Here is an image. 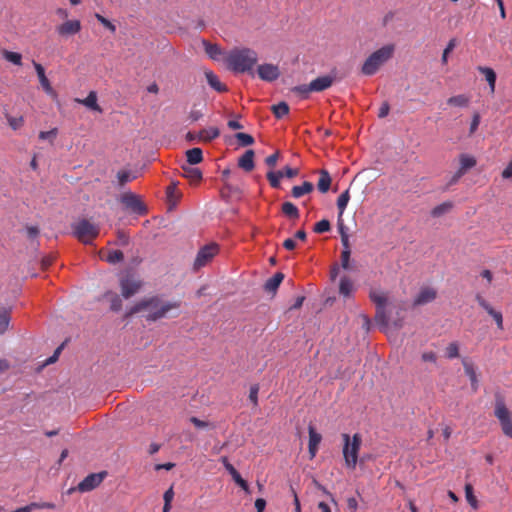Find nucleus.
<instances>
[{
	"label": "nucleus",
	"instance_id": "1",
	"mask_svg": "<svg viewBox=\"0 0 512 512\" xmlns=\"http://www.w3.org/2000/svg\"><path fill=\"white\" fill-rule=\"evenodd\" d=\"M180 307V302L177 301H164L159 296H152L143 298L133 305L126 313V317L146 311L145 318L147 321L155 322L159 319L165 318L169 315L170 311L177 310Z\"/></svg>",
	"mask_w": 512,
	"mask_h": 512
},
{
	"label": "nucleus",
	"instance_id": "2",
	"mask_svg": "<svg viewBox=\"0 0 512 512\" xmlns=\"http://www.w3.org/2000/svg\"><path fill=\"white\" fill-rule=\"evenodd\" d=\"M258 61V54L250 48H235L225 57V62L231 71L235 73H253V68Z\"/></svg>",
	"mask_w": 512,
	"mask_h": 512
},
{
	"label": "nucleus",
	"instance_id": "3",
	"mask_svg": "<svg viewBox=\"0 0 512 512\" xmlns=\"http://www.w3.org/2000/svg\"><path fill=\"white\" fill-rule=\"evenodd\" d=\"M395 52L394 44H387L374 51L364 61L361 72L366 76L374 75L381 66H383L388 60L393 57Z\"/></svg>",
	"mask_w": 512,
	"mask_h": 512
},
{
	"label": "nucleus",
	"instance_id": "4",
	"mask_svg": "<svg viewBox=\"0 0 512 512\" xmlns=\"http://www.w3.org/2000/svg\"><path fill=\"white\" fill-rule=\"evenodd\" d=\"M343 440L342 454L344 458V465L349 470H354L358 463L359 451L362 445V436L355 433L352 437L343 433L341 435Z\"/></svg>",
	"mask_w": 512,
	"mask_h": 512
},
{
	"label": "nucleus",
	"instance_id": "5",
	"mask_svg": "<svg viewBox=\"0 0 512 512\" xmlns=\"http://www.w3.org/2000/svg\"><path fill=\"white\" fill-rule=\"evenodd\" d=\"M72 231L79 241L84 244H90L99 235L100 228L87 219H81L72 224Z\"/></svg>",
	"mask_w": 512,
	"mask_h": 512
},
{
	"label": "nucleus",
	"instance_id": "6",
	"mask_svg": "<svg viewBox=\"0 0 512 512\" xmlns=\"http://www.w3.org/2000/svg\"><path fill=\"white\" fill-rule=\"evenodd\" d=\"M370 299L376 305L375 321L383 331H386L390 324L389 316L386 312L388 299L382 292L371 291Z\"/></svg>",
	"mask_w": 512,
	"mask_h": 512
},
{
	"label": "nucleus",
	"instance_id": "7",
	"mask_svg": "<svg viewBox=\"0 0 512 512\" xmlns=\"http://www.w3.org/2000/svg\"><path fill=\"white\" fill-rule=\"evenodd\" d=\"M121 294L128 299L137 294L143 286L142 280L134 274H126L119 281Z\"/></svg>",
	"mask_w": 512,
	"mask_h": 512
},
{
	"label": "nucleus",
	"instance_id": "8",
	"mask_svg": "<svg viewBox=\"0 0 512 512\" xmlns=\"http://www.w3.org/2000/svg\"><path fill=\"white\" fill-rule=\"evenodd\" d=\"M495 416L499 420L503 433L512 438V413L505 406L503 401H497Z\"/></svg>",
	"mask_w": 512,
	"mask_h": 512
},
{
	"label": "nucleus",
	"instance_id": "9",
	"mask_svg": "<svg viewBox=\"0 0 512 512\" xmlns=\"http://www.w3.org/2000/svg\"><path fill=\"white\" fill-rule=\"evenodd\" d=\"M218 250V245L214 243L203 246L198 251L194 260V271H198L202 267L206 266L217 255Z\"/></svg>",
	"mask_w": 512,
	"mask_h": 512
},
{
	"label": "nucleus",
	"instance_id": "10",
	"mask_svg": "<svg viewBox=\"0 0 512 512\" xmlns=\"http://www.w3.org/2000/svg\"><path fill=\"white\" fill-rule=\"evenodd\" d=\"M106 472H100V473H92L86 476L79 484L77 489L80 492H88L96 487H98L104 478L106 477Z\"/></svg>",
	"mask_w": 512,
	"mask_h": 512
},
{
	"label": "nucleus",
	"instance_id": "11",
	"mask_svg": "<svg viewBox=\"0 0 512 512\" xmlns=\"http://www.w3.org/2000/svg\"><path fill=\"white\" fill-rule=\"evenodd\" d=\"M257 74L261 80L272 82L278 79L280 71L277 65L266 63L258 66Z\"/></svg>",
	"mask_w": 512,
	"mask_h": 512
},
{
	"label": "nucleus",
	"instance_id": "12",
	"mask_svg": "<svg viewBox=\"0 0 512 512\" xmlns=\"http://www.w3.org/2000/svg\"><path fill=\"white\" fill-rule=\"evenodd\" d=\"M121 202L123 205H125L126 208H129L137 214H143L146 211L145 206L138 198V196L131 192L124 193L121 196Z\"/></svg>",
	"mask_w": 512,
	"mask_h": 512
},
{
	"label": "nucleus",
	"instance_id": "13",
	"mask_svg": "<svg viewBox=\"0 0 512 512\" xmlns=\"http://www.w3.org/2000/svg\"><path fill=\"white\" fill-rule=\"evenodd\" d=\"M437 291L432 287H423L413 301L414 306L428 304L436 299Z\"/></svg>",
	"mask_w": 512,
	"mask_h": 512
},
{
	"label": "nucleus",
	"instance_id": "14",
	"mask_svg": "<svg viewBox=\"0 0 512 512\" xmlns=\"http://www.w3.org/2000/svg\"><path fill=\"white\" fill-rule=\"evenodd\" d=\"M335 77L332 75H325L317 77L309 83V88L313 92H322L332 86Z\"/></svg>",
	"mask_w": 512,
	"mask_h": 512
},
{
	"label": "nucleus",
	"instance_id": "15",
	"mask_svg": "<svg viewBox=\"0 0 512 512\" xmlns=\"http://www.w3.org/2000/svg\"><path fill=\"white\" fill-rule=\"evenodd\" d=\"M33 65L43 90L50 96H56L55 90L53 89L49 79L45 75V70L43 66L35 61H33Z\"/></svg>",
	"mask_w": 512,
	"mask_h": 512
},
{
	"label": "nucleus",
	"instance_id": "16",
	"mask_svg": "<svg viewBox=\"0 0 512 512\" xmlns=\"http://www.w3.org/2000/svg\"><path fill=\"white\" fill-rule=\"evenodd\" d=\"M308 432H309L308 451H309L310 459H313L317 454L318 446L322 440V436H321V434L316 432L315 428L312 425H310L308 427Z\"/></svg>",
	"mask_w": 512,
	"mask_h": 512
},
{
	"label": "nucleus",
	"instance_id": "17",
	"mask_svg": "<svg viewBox=\"0 0 512 512\" xmlns=\"http://www.w3.org/2000/svg\"><path fill=\"white\" fill-rule=\"evenodd\" d=\"M81 30L79 20H68L57 27V32L62 36L74 35Z\"/></svg>",
	"mask_w": 512,
	"mask_h": 512
},
{
	"label": "nucleus",
	"instance_id": "18",
	"mask_svg": "<svg viewBox=\"0 0 512 512\" xmlns=\"http://www.w3.org/2000/svg\"><path fill=\"white\" fill-rule=\"evenodd\" d=\"M181 169L182 176L187 178L191 184H197L202 179V172L198 168L192 167V165L184 164Z\"/></svg>",
	"mask_w": 512,
	"mask_h": 512
},
{
	"label": "nucleus",
	"instance_id": "19",
	"mask_svg": "<svg viewBox=\"0 0 512 512\" xmlns=\"http://www.w3.org/2000/svg\"><path fill=\"white\" fill-rule=\"evenodd\" d=\"M254 156L255 153L253 150L249 149L245 151V153L238 160V166L246 172L252 171L255 167Z\"/></svg>",
	"mask_w": 512,
	"mask_h": 512
},
{
	"label": "nucleus",
	"instance_id": "20",
	"mask_svg": "<svg viewBox=\"0 0 512 512\" xmlns=\"http://www.w3.org/2000/svg\"><path fill=\"white\" fill-rule=\"evenodd\" d=\"M204 50L206 54L211 58L212 60H219L221 56L224 55L223 50L218 44H212L207 40L202 41Z\"/></svg>",
	"mask_w": 512,
	"mask_h": 512
},
{
	"label": "nucleus",
	"instance_id": "21",
	"mask_svg": "<svg viewBox=\"0 0 512 512\" xmlns=\"http://www.w3.org/2000/svg\"><path fill=\"white\" fill-rule=\"evenodd\" d=\"M205 77L208 84L217 92H226L227 86L220 82L218 76L211 70L205 71Z\"/></svg>",
	"mask_w": 512,
	"mask_h": 512
},
{
	"label": "nucleus",
	"instance_id": "22",
	"mask_svg": "<svg viewBox=\"0 0 512 512\" xmlns=\"http://www.w3.org/2000/svg\"><path fill=\"white\" fill-rule=\"evenodd\" d=\"M462 364H463L464 371H465L466 375L470 379L472 390L474 392H476L478 389V379H477L475 368H474L473 364L470 363L467 359H463Z\"/></svg>",
	"mask_w": 512,
	"mask_h": 512
},
{
	"label": "nucleus",
	"instance_id": "23",
	"mask_svg": "<svg viewBox=\"0 0 512 512\" xmlns=\"http://www.w3.org/2000/svg\"><path fill=\"white\" fill-rule=\"evenodd\" d=\"M331 176L329 172L325 169H321L319 171V180L317 182V188L321 193H326L329 191L331 186Z\"/></svg>",
	"mask_w": 512,
	"mask_h": 512
},
{
	"label": "nucleus",
	"instance_id": "24",
	"mask_svg": "<svg viewBox=\"0 0 512 512\" xmlns=\"http://www.w3.org/2000/svg\"><path fill=\"white\" fill-rule=\"evenodd\" d=\"M284 279V274L281 272L275 273L271 278H269L264 285L265 291L269 293H275L278 289L279 285Z\"/></svg>",
	"mask_w": 512,
	"mask_h": 512
},
{
	"label": "nucleus",
	"instance_id": "25",
	"mask_svg": "<svg viewBox=\"0 0 512 512\" xmlns=\"http://www.w3.org/2000/svg\"><path fill=\"white\" fill-rule=\"evenodd\" d=\"M77 102L85 105L89 109L97 112H102L101 107L97 103V94L95 91L89 92L85 99H76Z\"/></svg>",
	"mask_w": 512,
	"mask_h": 512
},
{
	"label": "nucleus",
	"instance_id": "26",
	"mask_svg": "<svg viewBox=\"0 0 512 512\" xmlns=\"http://www.w3.org/2000/svg\"><path fill=\"white\" fill-rule=\"evenodd\" d=\"M476 159L474 156L472 155H469V154H460L459 155V164H460V167L459 169L466 173L469 169H472L473 167L476 166Z\"/></svg>",
	"mask_w": 512,
	"mask_h": 512
},
{
	"label": "nucleus",
	"instance_id": "27",
	"mask_svg": "<svg viewBox=\"0 0 512 512\" xmlns=\"http://www.w3.org/2000/svg\"><path fill=\"white\" fill-rule=\"evenodd\" d=\"M220 131L216 127H210L208 129H202L198 134L197 138L204 142H210L219 137Z\"/></svg>",
	"mask_w": 512,
	"mask_h": 512
},
{
	"label": "nucleus",
	"instance_id": "28",
	"mask_svg": "<svg viewBox=\"0 0 512 512\" xmlns=\"http://www.w3.org/2000/svg\"><path fill=\"white\" fill-rule=\"evenodd\" d=\"M314 186L311 182L305 181L302 185L294 186L291 190V194L294 198H300L313 191Z\"/></svg>",
	"mask_w": 512,
	"mask_h": 512
},
{
	"label": "nucleus",
	"instance_id": "29",
	"mask_svg": "<svg viewBox=\"0 0 512 512\" xmlns=\"http://www.w3.org/2000/svg\"><path fill=\"white\" fill-rule=\"evenodd\" d=\"M186 159L189 165H196L203 160V152L200 148L195 147L186 151Z\"/></svg>",
	"mask_w": 512,
	"mask_h": 512
},
{
	"label": "nucleus",
	"instance_id": "30",
	"mask_svg": "<svg viewBox=\"0 0 512 512\" xmlns=\"http://www.w3.org/2000/svg\"><path fill=\"white\" fill-rule=\"evenodd\" d=\"M227 471L232 476L237 485H239L246 493H250L248 483L241 477L233 465H228Z\"/></svg>",
	"mask_w": 512,
	"mask_h": 512
},
{
	"label": "nucleus",
	"instance_id": "31",
	"mask_svg": "<svg viewBox=\"0 0 512 512\" xmlns=\"http://www.w3.org/2000/svg\"><path fill=\"white\" fill-rule=\"evenodd\" d=\"M478 70L480 73H482L485 76V78L489 84L491 93H494L495 83H496V73L494 72V70L489 67H481V66L478 67Z\"/></svg>",
	"mask_w": 512,
	"mask_h": 512
},
{
	"label": "nucleus",
	"instance_id": "32",
	"mask_svg": "<svg viewBox=\"0 0 512 512\" xmlns=\"http://www.w3.org/2000/svg\"><path fill=\"white\" fill-rule=\"evenodd\" d=\"M452 208H453V204L451 202H449V201L443 202V203L435 206L431 210V215L435 218H438V217H441L444 214L448 213L449 211H451Z\"/></svg>",
	"mask_w": 512,
	"mask_h": 512
},
{
	"label": "nucleus",
	"instance_id": "33",
	"mask_svg": "<svg viewBox=\"0 0 512 512\" xmlns=\"http://www.w3.org/2000/svg\"><path fill=\"white\" fill-rule=\"evenodd\" d=\"M282 212L289 218L298 219L299 209L292 202H284L282 204Z\"/></svg>",
	"mask_w": 512,
	"mask_h": 512
},
{
	"label": "nucleus",
	"instance_id": "34",
	"mask_svg": "<svg viewBox=\"0 0 512 512\" xmlns=\"http://www.w3.org/2000/svg\"><path fill=\"white\" fill-rule=\"evenodd\" d=\"M353 291V283L348 277H342L339 285V292L344 297L351 296Z\"/></svg>",
	"mask_w": 512,
	"mask_h": 512
},
{
	"label": "nucleus",
	"instance_id": "35",
	"mask_svg": "<svg viewBox=\"0 0 512 512\" xmlns=\"http://www.w3.org/2000/svg\"><path fill=\"white\" fill-rule=\"evenodd\" d=\"M447 104L457 107H466L469 104V98L463 94L452 96L447 100Z\"/></svg>",
	"mask_w": 512,
	"mask_h": 512
},
{
	"label": "nucleus",
	"instance_id": "36",
	"mask_svg": "<svg viewBox=\"0 0 512 512\" xmlns=\"http://www.w3.org/2000/svg\"><path fill=\"white\" fill-rule=\"evenodd\" d=\"M105 297L110 300V308L113 311H120L122 308V300L120 299L119 295H117L114 292H107L105 294Z\"/></svg>",
	"mask_w": 512,
	"mask_h": 512
},
{
	"label": "nucleus",
	"instance_id": "37",
	"mask_svg": "<svg viewBox=\"0 0 512 512\" xmlns=\"http://www.w3.org/2000/svg\"><path fill=\"white\" fill-rule=\"evenodd\" d=\"M272 112L276 118L280 119L289 113V106L286 102H279L272 106Z\"/></svg>",
	"mask_w": 512,
	"mask_h": 512
},
{
	"label": "nucleus",
	"instance_id": "38",
	"mask_svg": "<svg viewBox=\"0 0 512 512\" xmlns=\"http://www.w3.org/2000/svg\"><path fill=\"white\" fill-rule=\"evenodd\" d=\"M350 200L349 190H345L337 199V207L339 209V218L342 217L344 210Z\"/></svg>",
	"mask_w": 512,
	"mask_h": 512
},
{
	"label": "nucleus",
	"instance_id": "39",
	"mask_svg": "<svg viewBox=\"0 0 512 512\" xmlns=\"http://www.w3.org/2000/svg\"><path fill=\"white\" fill-rule=\"evenodd\" d=\"M2 55L7 61L15 65L20 66L22 64V55L20 53L4 50Z\"/></svg>",
	"mask_w": 512,
	"mask_h": 512
},
{
	"label": "nucleus",
	"instance_id": "40",
	"mask_svg": "<svg viewBox=\"0 0 512 512\" xmlns=\"http://www.w3.org/2000/svg\"><path fill=\"white\" fill-rule=\"evenodd\" d=\"M396 308H397V319L393 320L392 321V326L395 328V329H401L403 327V322H404V317L401 316L400 314L406 310L405 308V305L404 303H399L396 305Z\"/></svg>",
	"mask_w": 512,
	"mask_h": 512
},
{
	"label": "nucleus",
	"instance_id": "41",
	"mask_svg": "<svg viewBox=\"0 0 512 512\" xmlns=\"http://www.w3.org/2000/svg\"><path fill=\"white\" fill-rule=\"evenodd\" d=\"M235 138L237 139L239 145L243 147L250 146L254 143V138L251 135L243 132L236 133Z\"/></svg>",
	"mask_w": 512,
	"mask_h": 512
},
{
	"label": "nucleus",
	"instance_id": "42",
	"mask_svg": "<svg viewBox=\"0 0 512 512\" xmlns=\"http://www.w3.org/2000/svg\"><path fill=\"white\" fill-rule=\"evenodd\" d=\"M283 178V172L277 171L273 172L270 171L267 173V179L270 183V185L273 188H279L280 187V179Z\"/></svg>",
	"mask_w": 512,
	"mask_h": 512
},
{
	"label": "nucleus",
	"instance_id": "43",
	"mask_svg": "<svg viewBox=\"0 0 512 512\" xmlns=\"http://www.w3.org/2000/svg\"><path fill=\"white\" fill-rule=\"evenodd\" d=\"M10 323V314L7 310L0 311V335L4 334Z\"/></svg>",
	"mask_w": 512,
	"mask_h": 512
},
{
	"label": "nucleus",
	"instance_id": "44",
	"mask_svg": "<svg viewBox=\"0 0 512 512\" xmlns=\"http://www.w3.org/2000/svg\"><path fill=\"white\" fill-rule=\"evenodd\" d=\"M105 259L107 262L115 264L121 262L124 259V254L120 250H113L108 253Z\"/></svg>",
	"mask_w": 512,
	"mask_h": 512
},
{
	"label": "nucleus",
	"instance_id": "45",
	"mask_svg": "<svg viewBox=\"0 0 512 512\" xmlns=\"http://www.w3.org/2000/svg\"><path fill=\"white\" fill-rule=\"evenodd\" d=\"M465 494H466V499H467V502L474 508L476 509L478 507V502H477V499L476 497L474 496L473 494V488L470 484H467L465 486Z\"/></svg>",
	"mask_w": 512,
	"mask_h": 512
},
{
	"label": "nucleus",
	"instance_id": "46",
	"mask_svg": "<svg viewBox=\"0 0 512 512\" xmlns=\"http://www.w3.org/2000/svg\"><path fill=\"white\" fill-rule=\"evenodd\" d=\"M331 229L330 222L327 219H323L319 222H317L314 226V232L315 233H325L328 232Z\"/></svg>",
	"mask_w": 512,
	"mask_h": 512
},
{
	"label": "nucleus",
	"instance_id": "47",
	"mask_svg": "<svg viewBox=\"0 0 512 512\" xmlns=\"http://www.w3.org/2000/svg\"><path fill=\"white\" fill-rule=\"evenodd\" d=\"M459 356V346L457 342H452L446 347V357L449 359L457 358Z\"/></svg>",
	"mask_w": 512,
	"mask_h": 512
},
{
	"label": "nucleus",
	"instance_id": "48",
	"mask_svg": "<svg viewBox=\"0 0 512 512\" xmlns=\"http://www.w3.org/2000/svg\"><path fill=\"white\" fill-rule=\"evenodd\" d=\"M190 422L196 427V428H199V429H204V428H212L214 429L216 426L213 424V423H210V422H207V421H203V420H200L199 418L197 417H191L190 418Z\"/></svg>",
	"mask_w": 512,
	"mask_h": 512
},
{
	"label": "nucleus",
	"instance_id": "49",
	"mask_svg": "<svg viewBox=\"0 0 512 512\" xmlns=\"http://www.w3.org/2000/svg\"><path fill=\"white\" fill-rule=\"evenodd\" d=\"M95 18L109 31L112 33L116 32V26L110 20L98 13L95 14Z\"/></svg>",
	"mask_w": 512,
	"mask_h": 512
},
{
	"label": "nucleus",
	"instance_id": "50",
	"mask_svg": "<svg viewBox=\"0 0 512 512\" xmlns=\"http://www.w3.org/2000/svg\"><path fill=\"white\" fill-rule=\"evenodd\" d=\"M455 46H456V40L455 39H451L449 41L448 45L446 46V48L443 51L442 58H441L442 64H444V65L447 64V62H448V55L453 51Z\"/></svg>",
	"mask_w": 512,
	"mask_h": 512
},
{
	"label": "nucleus",
	"instance_id": "51",
	"mask_svg": "<svg viewBox=\"0 0 512 512\" xmlns=\"http://www.w3.org/2000/svg\"><path fill=\"white\" fill-rule=\"evenodd\" d=\"M292 91L301 95L303 98H307L309 93L313 92L312 90H310L309 84L296 86L292 89Z\"/></svg>",
	"mask_w": 512,
	"mask_h": 512
},
{
	"label": "nucleus",
	"instance_id": "52",
	"mask_svg": "<svg viewBox=\"0 0 512 512\" xmlns=\"http://www.w3.org/2000/svg\"><path fill=\"white\" fill-rule=\"evenodd\" d=\"M258 393H259V385L253 384L250 387L249 399L253 403L254 406H258Z\"/></svg>",
	"mask_w": 512,
	"mask_h": 512
},
{
	"label": "nucleus",
	"instance_id": "53",
	"mask_svg": "<svg viewBox=\"0 0 512 512\" xmlns=\"http://www.w3.org/2000/svg\"><path fill=\"white\" fill-rule=\"evenodd\" d=\"M58 130L56 128H53L49 131H41L39 133V139L46 140L49 139L50 141H53L57 136Z\"/></svg>",
	"mask_w": 512,
	"mask_h": 512
},
{
	"label": "nucleus",
	"instance_id": "54",
	"mask_svg": "<svg viewBox=\"0 0 512 512\" xmlns=\"http://www.w3.org/2000/svg\"><path fill=\"white\" fill-rule=\"evenodd\" d=\"M489 315L494 319L497 324V327L502 330L503 329V316L502 313L496 310L489 311Z\"/></svg>",
	"mask_w": 512,
	"mask_h": 512
},
{
	"label": "nucleus",
	"instance_id": "55",
	"mask_svg": "<svg viewBox=\"0 0 512 512\" xmlns=\"http://www.w3.org/2000/svg\"><path fill=\"white\" fill-rule=\"evenodd\" d=\"M480 124V115L478 113H475L472 117V121L469 128V134L473 135L476 130L478 129Z\"/></svg>",
	"mask_w": 512,
	"mask_h": 512
},
{
	"label": "nucleus",
	"instance_id": "56",
	"mask_svg": "<svg viewBox=\"0 0 512 512\" xmlns=\"http://www.w3.org/2000/svg\"><path fill=\"white\" fill-rule=\"evenodd\" d=\"M8 120V123L10 125V127L13 129V130H17L19 129L22 125H23V118L22 117H19V118H15V117H8L7 118Z\"/></svg>",
	"mask_w": 512,
	"mask_h": 512
},
{
	"label": "nucleus",
	"instance_id": "57",
	"mask_svg": "<svg viewBox=\"0 0 512 512\" xmlns=\"http://www.w3.org/2000/svg\"><path fill=\"white\" fill-rule=\"evenodd\" d=\"M280 172H283V177H287V178H293L299 174V170L297 168H291L289 166H286Z\"/></svg>",
	"mask_w": 512,
	"mask_h": 512
},
{
	"label": "nucleus",
	"instance_id": "58",
	"mask_svg": "<svg viewBox=\"0 0 512 512\" xmlns=\"http://www.w3.org/2000/svg\"><path fill=\"white\" fill-rule=\"evenodd\" d=\"M351 251H342L341 253V266L343 269H349Z\"/></svg>",
	"mask_w": 512,
	"mask_h": 512
},
{
	"label": "nucleus",
	"instance_id": "59",
	"mask_svg": "<svg viewBox=\"0 0 512 512\" xmlns=\"http://www.w3.org/2000/svg\"><path fill=\"white\" fill-rule=\"evenodd\" d=\"M39 228L37 226H27L26 227V233H27V237L31 240L37 238V236L39 235Z\"/></svg>",
	"mask_w": 512,
	"mask_h": 512
},
{
	"label": "nucleus",
	"instance_id": "60",
	"mask_svg": "<svg viewBox=\"0 0 512 512\" xmlns=\"http://www.w3.org/2000/svg\"><path fill=\"white\" fill-rule=\"evenodd\" d=\"M389 111H390V105L387 101H384L379 108L378 117L379 118L386 117L389 114Z\"/></svg>",
	"mask_w": 512,
	"mask_h": 512
},
{
	"label": "nucleus",
	"instance_id": "61",
	"mask_svg": "<svg viewBox=\"0 0 512 512\" xmlns=\"http://www.w3.org/2000/svg\"><path fill=\"white\" fill-rule=\"evenodd\" d=\"M278 159H279V152L277 151V152H275V153H273V154L269 155V156L265 159V163H266L269 167L273 168V167H275V165H276V163H277Z\"/></svg>",
	"mask_w": 512,
	"mask_h": 512
},
{
	"label": "nucleus",
	"instance_id": "62",
	"mask_svg": "<svg viewBox=\"0 0 512 512\" xmlns=\"http://www.w3.org/2000/svg\"><path fill=\"white\" fill-rule=\"evenodd\" d=\"M476 300L478 302V304L484 309L486 310V312L489 314V311L493 310L492 306L481 296V295H476Z\"/></svg>",
	"mask_w": 512,
	"mask_h": 512
},
{
	"label": "nucleus",
	"instance_id": "63",
	"mask_svg": "<svg viewBox=\"0 0 512 512\" xmlns=\"http://www.w3.org/2000/svg\"><path fill=\"white\" fill-rule=\"evenodd\" d=\"M424 362H432L435 363L437 360V355L433 351L424 352L421 356Z\"/></svg>",
	"mask_w": 512,
	"mask_h": 512
},
{
	"label": "nucleus",
	"instance_id": "64",
	"mask_svg": "<svg viewBox=\"0 0 512 512\" xmlns=\"http://www.w3.org/2000/svg\"><path fill=\"white\" fill-rule=\"evenodd\" d=\"M116 244L120 245V246L128 245L129 244V236L126 235L124 232H118Z\"/></svg>",
	"mask_w": 512,
	"mask_h": 512
}]
</instances>
